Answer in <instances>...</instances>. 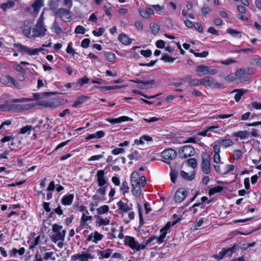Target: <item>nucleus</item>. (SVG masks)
I'll return each instance as SVG.
<instances>
[{"label": "nucleus", "instance_id": "1", "mask_svg": "<svg viewBox=\"0 0 261 261\" xmlns=\"http://www.w3.org/2000/svg\"><path fill=\"white\" fill-rule=\"evenodd\" d=\"M63 226L58 224L55 223L53 225L52 230L55 233L51 236V240L54 243H57L59 241H64L66 233V230L63 229Z\"/></svg>", "mask_w": 261, "mask_h": 261}, {"label": "nucleus", "instance_id": "2", "mask_svg": "<svg viewBox=\"0 0 261 261\" xmlns=\"http://www.w3.org/2000/svg\"><path fill=\"white\" fill-rule=\"evenodd\" d=\"M42 15L38 19L35 27L32 28V35L31 37H43L45 35L47 29L44 26Z\"/></svg>", "mask_w": 261, "mask_h": 261}, {"label": "nucleus", "instance_id": "3", "mask_svg": "<svg viewBox=\"0 0 261 261\" xmlns=\"http://www.w3.org/2000/svg\"><path fill=\"white\" fill-rule=\"evenodd\" d=\"M105 171L103 170H98L97 172V181L98 185L100 188L97 190V194H100L101 196L104 197L106 193V186H105L107 184V178L105 176Z\"/></svg>", "mask_w": 261, "mask_h": 261}, {"label": "nucleus", "instance_id": "4", "mask_svg": "<svg viewBox=\"0 0 261 261\" xmlns=\"http://www.w3.org/2000/svg\"><path fill=\"white\" fill-rule=\"evenodd\" d=\"M124 244L129 246L132 249L136 251L145 249V245L139 244L136 241L135 239L130 236H125Z\"/></svg>", "mask_w": 261, "mask_h": 261}, {"label": "nucleus", "instance_id": "5", "mask_svg": "<svg viewBox=\"0 0 261 261\" xmlns=\"http://www.w3.org/2000/svg\"><path fill=\"white\" fill-rule=\"evenodd\" d=\"M210 161V155L206 152H203L202 154L201 168L202 172L206 174L211 171Z\"/></svg>", "mask_w": 261, "mask_h": 261}, {"label": "nucleus", "instance_id": "6", "mask_svg": "<svg viewBox=\"0 0 261 261\" xmlns=\"http://www.w3.org/2000/svg\"><path fill=\"white\" fill-rule=\"evenodd\" d=\"M195 150L191 145H185L181 147L179 150V157L181 159H186L194 155Z\"/></svg>", "mask_w": 261, "mask_h": 261}, {"label": "nucleus", "instance_id": "7", "mask_svg": "<svg viewBox=\"0 0 261 261\" xmlns=\"http://www.w3.org/2000/svg\"><path fill=\"white\" fill-rule=\"evenodd\" d=\"M71 11L63 8L58 9L54 15L60 17L64 21H69L71 19Z\"/></svg>", "mask_w": 261, "mask_h": 261}, {"label": "nucleus", "instance_id": "8", "mask_svg": "<svg viewBox=\"0 0 261 261\" xmlns=\"http://www.w3.org/2000/svg\"><path fill=\"white\" fill-rule=\"evenodd\" d=\"M13 46L16 48L18 51L23 54H27L29 55H34L37 53V50H32V48L23 45L20 43H14Z\"/></svg>", "mask_w": 261, "mask_h": 261}, {"label": "nucleus", "instance_id": "9", "mask_svg": "<svg viewBox=\"0 0 261 261\" xmlns=\"http://www.w3.org/2000/svg\"><path fill=\"white\" fill-rule=\"evenodd\" d=\"M133 82L135 83L140 84L138 86H137V87L139 89H148L150 88H152L153 87V86H154L155 84L154 80L143 81L137 79L136 80H133Z\"/></svg>", "mask_w": 261, "mask_h": 261}, {"label": "nucleus", "instance_id": "10", "mask_svg": "<svg viewBox=\"0 0 261 261\" xmlns=\"http://www.w3.org/2000/svg\"><path fill=\"white\" fill-rule=\"evenodd\" d=\"M95 258L94 255H92L90 253H86L85 252L82 253H77L71 256L72 261H76L79 260L80 261H88L89 259H94Z\"/></svg>", "mask_w": 261, "mask_h": 261}, {"label": "nucleus", "instance_id": "11", "mask_svg": "<svg viewBox=\"0 0 261 261\" xmlns=\"http://www.w3.org/2000/svg\"><path fill=\"white\" fill-rule=\"evenodd\" d=\"M176 156V151L171 148L165 149L162 152V156L166 160L165 162L168 164H169L170 162H168L167 161L172 160L174 159Z\"/></svg>", "mask_w": 261, "mask_h": 261}, {"label": "nucleus", "instance_id": "12", "mask_svg": "<svg viewBox=\"0 0 261 261\" xmlns=\"http://www.w3.org/2000/svg\"><path fill=\"white\" fill-rule=\"evenodd\" d=\"M187 195V190L185 188H180L176 192L174 198L176 202H181L185 199Z\"/></svg>", "mask_w": 261, "mask_h": 261}, {"label": "nucleus", "instance_id": "13", "mask_svg": "<svg viewBox=\"0 0 261 261\" xmlns=\"http://www.w3.org/2000/svg\"><path fill=\"white\" fill-rule=\"evenodd\" d=\"M103 238V234L99 233L97 231H95L88 236L87 241H92L94 243H97L98 241H101Z\"/></svg>", "mask_w": 261, "mask_h": 261}, {"label": "nucleus", "instance_id": "14", "mask_svg": "<svg viewBox=\"0 0 261 261\" xmlns=\"http://www.w3.org/2000/svg\"><path fill=\"white\" fill-rule=\"evenodd\" d=\"M133 120L130 117H128L127 116H121L117 118H108L106 119V121L108 122L111 123V124H116V123H120L124 121H132Z\"/></svg>", "mask_w": 261, "mask_h": 261}, {"label": "nucleus", "instance_id": "15", "mask_svg": "<svg viewBox=\"0 0 261 261\" xmlns=\"http://www.w3.org/2000/svg\"><path fill=\"white\" fill-rule=\"evenodd\" d=\"M253 72V69L252 68H248L247 69L241 68L237 70L235 74L239 79L245 80V78L244 77V75L247 73L252 74Z\"/></svg>", "mask_w": 261, "mask_h": 261}, {"label": "nucleus", "instance_id": "16", "mask_svg": "<svg viewBox=\"0 0 261 261\" xmlns=\"http://www.w3.org/2000/svg\"><path fill=\"white\" fill-rule=\"evenodd\" d=\"M232 136L238 137L241 140L248 138L250 136V133L247 130H240L232 134Z\"/></svg>", "mask_w": 261, "mask_h": 261}, {"label": "nucleus", "instance_id": "17", "mask_svg": "<svg viewBox=\"0 0 261 261\" xmlns=\"http://www.w3.org/2000/svg\"><path fill=\"white\" fill-rule=\"evenodd\" d=\"M118 39L120 42L125 45H129L132 42V39L129 37L128 35L124 33H121L119 34Z\"/></svg>", "mask_w": 261, "mask_h": 261}, {"label": "nucleus", "instance_id": "18", "mask_svg": "<svg viewBox=\"0 0 261 261\" xmlns=\"http://www.w3.org/2000/svg\"><path fill=\"white\" fill-rule=\"evenodd\" d=\"M74 195L72 194L64 195L62 199L61 202L64 205H70L73 200Z\"/></svg>", "mask_w": 261, "mask_h": 261}, {"label": "nucleus", "instance_id": "19", "mask_svg": "<svg viewBox=\"0 0 261 261\" xmlns=\"http://www.w3.org/2000/svg\"><path fill=\"white\" fill-rule=\"evenodd\" d=\"M117 205L119 210L123 212H127L132 210V206H129L127 203L123 202L121 200L117 202Z\"/></svg>", "mask_w": 261, "mask_h": 261}, {"label": "nucleus", "instance_id": "20", "mask_svg": "<svg viewBox=\"0 0 261 261\" xmlns=\"http://www.w3.org/2000/svg\"><path fill=\"white\" fill-rule=\"evenodd\" d=\"M217 144H221L225 147H227L232 146L233 144L232 141L229 139L225 138L220 139L216 141Z\"/></svg>", "mask_w": 261, "mask_h": 261}, {"label": "nucleus", "instance_id": "21", "mask_svg": "<svg viewBox=\"0 0 261 261\" xmlns=\"http://www.w3.org/2000/svg\"><path fill=\"white\" fill-rule=\"evenodd\" d=\"M113 250L111 249H107L104 251L99 250L97 252V255L99 256V259H102L104 258H108L112 253Z\"/></svg>", "mask_w": 261, "mask_h": 261}, {"label": "nucleus", "instance_id": "22", "mask_svg": "<svg viewBox=\"0 0 261 261\" xmlns=\"http://www.w3.org/2000/svg\"><path fill=\"white\" fill-rule=\"evenodd\" d=\"M95 217L96 218L95 224L97 226L107 225L110 224V221L109 219L107 218L104 219L99 216H95Z\"/></svg>", "mask_w": 261, "mask_h": 261}, {"label": "nucleus", "instance_id": "23", "mask_svg": "<svg viewBox=\"0 0 261 261\" xmlns=\"http://www.w3.org/2000/svg\"><path fill=\"white\" fill-rule=\"evenodd\" d=\"M238 249V245L236 244L233 245L231 247L228 248H223L225 255L227 256H231Z\"/></svg>", "mask_w": 261, "mask_h": 261}, {"label": "nucleus", "instance_id": "24", "mask_svg": "<svg viewBox=\"0 0 261 261\" xmlns=\"http://www.w3.org/2000/svg\"><path fill=\"white\" fill-rule=\"evenodd\" d=\"M248 90H244V89H235L233 92H237L234 96V99L237 102L240 100L241 97L248 92Z\"/></svg>", "mask_w": 261, "mask_h": 261}, {"label": "nucleus", "instance_id": "25", "mask_svg": "<svg viewBox=\"0 0 261 261\" xmlns=\"http://www.w3.org/2000/svg\"><path fill=\"white\" fill-rule=\"evenodd\" d=\"M16 0H10L7 1L5 3H3L1 5V8H2L4 11H6L8 9L13 7L16 3Z\"/></svg>", "mask_w": 261, "mask_h": 261}, {"label": "nucleus", "instance_id": "26", "mask_svg": "<svg viewBox=\"0 0 261 261\" xmlns=\"http://www.w3.org/2000/svg\"><path fill=\"white\" fill-rule=\"evenodd\" d=\"M89 80V78L86 75L83 78L80 79L75 84V89H80L84 85L87 84Z\"/></svg>", "mask_w": 261, "mask_h": 261}, {"label": "nucleus", "instance_id": "27", "mask_svg": "<svg viewBox=\"0 0 261 261\" xmlns=\"http://www.w3.org/2000/svg\"><path fill=\"white\" fill-rule=\"evenodd\" d=\"M209 67L205 65H200L197 67L196 72L198 73V75L200 76L201 74H207L208 71Z\"/></svg>", "mask_w": 261, "mask_h": 261}, {"label": "nucleus", "instance_id": "28", "mask_svg": "<svg viewBox=\"0 0 261 261\" xmlns=\"http://www.w3.org/2000/svg\"><path fill=\"white\" fill-rule=\"evenodd\" d=\"M214 83L213 77L211 76H206L203 79H200V85H205L206 86H211Z\"/></svg>", "mask_w": 261, "mask_h": 261}, {"label": "nucleus", "instance_id": "29", "mask_svg": "<svg viewBox=\"0 0 261 261\" xmlns=\"http://www.w3.org/2000/svg\"><path fill=\"white\" fill-rule=\"evenodd\" d=\"M90 98L89 96L86 95H82L79 97L74 102L72 106L73 107H76L79 105L83 104L87 99Z\"/></svg>", "mask_w": 261, "mask_h": 261}, {"label": "nucleus", "instance_id": "30", "mask_svg": "<svg viewBox=\"0 0 261 261\" xmlns=\"http://www.w3.org/2000/svg\"><path fill=\"white\" fill-rule=\"evenodd\" d=\"M139 174L137 172H134L131 174V184L133 188H136L137 187H141L140 184L137 182V180L134 178H138Z\"/></svg>", "mask_w": 261, "mask_h": 261}, {"label": "nucleus", "instance_id": "31", "mask_svg": "<svg viewBox=\"0 0 261 261\" xmlns=\"http://www.w3.org/2000/svg\"><path fill=\"white\" fill-rule=\"evenodd\" d=\"M180 175L181 176L188 180L191 181L194 179L195 173V172H192L190 175L187 172H185L184 171H181L180 172Z\"/></svg>", "mask_w": 261, "mask_h": 261}, {"label": "nucleus", "instance_id": "32", "mask_svg": "<svg viewBox=\"0 0 261 261\" xmlns=\"http://www.w3.org/2000/svg\"><path fill=\"white\" fill-rule=\"evenodd\" d=\"M125 87H126V86H125V85H121V86H102V87L97 86V87H96V88H100L103 91H107V90H115L117 89H120V88Z\"/></svg>", "mask_w": 261, "mask_h": 261}, {"label": "nucleus", "instance_id": "33", "mask_svg": "<svg viewBox=\"0 0 261 261\" xmlns=\"http://www.w3.org/2000/svg\"><path fill=\"white\" fill-rule=\"evenodd\" d=\"M51 29L54 30V32L57 34H60L62 32V30L59 26V23L56 19L55 20L53 24Z\"/></svg>", "mask_w": 261, "mask_h": 261}, {"label": "nucleus", "instance_id": "34", "mask_svg": "<svg viewBox=\"0 0 261 261\" xmlns=\"http://www.w3.org/2000/svg\"><path fill=\"white\" fill-rule=\"evenodd\" d=\"M59 5V3L58 0H50L49 3V6L50 9L51 11H54V12L58 10V7Z\"/></svg>", "mask_w": 261, "mask_h": 261}, {"label": "nucleus", "instance_id": "35", "mask_svg": "<svg viewBox=\"0 0 261 261\" xmlns=\"http://www.w3.org/2000/svg\"><path fill=\"white\" fill-rule=\"evenodd\" d=\"M32 130L33 127L31 125H27L20 128L19 133L21 134H27L30 135Z\"/></svg>", "mask_w": 261, "mask_h": 261}, {"label": "nucleus", "instance_id": "36", "mask_svg": "<svg viewBox=\"0 0 261 261\" xmlns=\"http://www.w3.org/2000/svg\"><path fill=\"white\" fill-rule=\"evenodd\" d=\"M223 190V187L222 186H218L216 187L211 188L208 192L210 196L213 195L216 193H220Z\"/></svg>", "mask_w": 261, "mask_h": 261}, {"label": "nucleus", "instance_id": "37", "mask_svg": "<svg viewBox=\"0 0 261 261\" xmlns=\"http://www.w3.org/2000/svg\"><path fill=\"white\" fill-rule=\"evenodd\" d=\"M43 5V0H37L33 5L32 7L35 12L39 10L42 6Z\"/></svg>", "mask_w": 261, "mask_h": 261}, {"label": "nucleus", "instance_id": "38", "mask_svg": "<svg viewBox=\"0 0 261 261\" xmlns=\"http://www.w3.org/2000/svg\"><path fill=\"white\" fill-rule=\"evenodd\" d=\"M128 157L131 160H138L141 158V155L137 150H134L128 155Z\"/></svg>", "mask_w": 261, "mask_h": 261}, {"label": "nucleus", "instance_id": "39", "mask_svg": "<svg viewBox=\"0 0 261 261\" xmlns=\"http://www.w3.org/2000/svg\"><path fill=\"white\" fill-rule=\"evenodd\" d=\"M97 214L98 215H102L106 214L109 211V207L108 205H104L96 209Z\"/></svg>", "mask_w": 261, "mask_h": 261}, {"label": "nucleus", "instance_id": "40", "mask_svg": "<svg viewBox=\"0 0 261 261\" xmlns=\"http://www.w3.org/2000/svg\"><path fill=\"white\" fill-rule=\"evenodd\" d=\"M150 28L153 34L158 33L160 30V27L158 24L153 22L150 23Z\"/></svg>", "mask_w": 261, "mask_h": 261}, {"label": "nucleus", "instance_id": "41", "mask_svg": "<svg viewBox=\"0 0 261 261\" xmlns=\"http://www.w3.org/2000/svg\"><path fill=\"white\" fill-rule=\"evenodd\" d=\"M178 175V172L177 171H176L175 169H171L170 175L171 177V181L173 183H175L176 181V178Z\"/></svg>", "mask_w": 261, "mask_h": 261}, {"label": "nucleus", "instance_id": "42", "mask_svg": "<svg viewBox=\"0 0 261 261\" xmlns=\"http://www.w3.org/2000/svg\"><path fill=\"white\" fill-rule=\"evenodd\" d=\"M129 189L127 182L126 181H123L121 187L120 188V191L123 195L129 192Z\"/></svg>", "mask_w": 261, "mask_h": 261}, {"label": "nucleus", "instance_id": "43", "mask_svg": "<svg viewBox=\"0 0 261 261\" xmlns=\"http://www.w3.org/2000/svg\"><path fill=\"white\" fill-rule=\"evenodd\" d=\"M105 56L109 61L111 62L115 61V55L114 53L112 52H105Z\"/></svg>", "mask_w": 261, "mask_h": 261}, {"label": "nucleus", "instance_id": "44", "mask_svg": "<svg viewBox=\"0 0 261 261\" xmlns=\"http://www.w3.org/2000/svg\"><path fill=\"white\" fill-rule=\"evenodd\" d=\"M161 59L165 62L172 63L175 60V58L171 57L165 54L163 55Z\"/></svg>", "mask_w": 261, "mask_h": 261}, {"label": "nucleus", "instance_id": "45", "mask_svg": "<svg viewBox=\"0 0 261 261\" xmlns=\"http://www.w3.org/2000/svg\"><path fill=\"white\" fill-rule=\"evenodd\" d=\"M44 106L46 107L55 109L59 106V104L57 102V100H54L52 101L46 102L44 103Z\"/></svg>", "mask_w": 261, "mask_h": 261}, {"label": "nucleus", "instance_id": "46", "mask_svg": "<svg viewBox=\"0 0 261 261\" xmlns=\"http://www.w3.org/2000/svg\"><path fill=\"white\" fill-rule=\"evenodd\" d=\"M162 234L159 237H156V243L158 244H161L164 242L165 238L166 236L167 232H160Z\"/></svg>", "mask_w": 261, "mask_h": 261}, {"label": "nucleus", "instance_id": "47", "mask_svg": "<svg viewBox=\"0 0 261 261\" xmlns=\"http://www.w3.org/2000/svg\"><path fill=\"white\" fill-rule=\"evenodd\" d=\"M212 11V9L210 8L207 5H203V7L201 9V12L203 16H205L209 12Z\"/></svg>", "mask_w": 261, "mask_h": 261}, {"label": "nucleus", "instance_id": "48", "mask_svg": "<svg viewBox=\"0 0 261 261\" xmlns=\"http://www.w3.org/2000/svg\"><path fill=\"white\" fill-rule=\"evenodd\" d=\"M33 100L32 98H15L11 100V101L13 103H18V102H24L27 101H30Z\"/></svg>", "mask_w": 261, "mask_h": 261}, {"label": "nucleus", "instance_id": "49", "mask_svg": "<svg viewBox=\"0 0 261 261\" xmlns=\"http://www.w3.org/2000/svg\"><path fill=\"white\" fill-rule=\"evenodd\" d=\"M12 106L14 109L19 111H23L28 109L27 105H13Z\"/></svg>", "mask_w": 261, "mask_h": 261}, {"label": "nucleus", "instance_id": "50", "mask_svg": "<svg viewBox=\"0 0 261 261\" xmlns=\"http://www.w3.org/2000/svg\"><path fill=\"white\" fill-rule=\"evenodd\" d=\"M188 84L191 86H197L200 85V80L197 79H191Z\"/></svg>", "mask_w": 261, "mask_h": 261}, {"label": "nucleus", "instance_id": "51", "mask_svg": "<svg viewBox=\"0 0 261 261\" xmlns=\"http://www.w3.org/2000/svg\"><path fill=\"white\" fill-rule=\"evenodd\" d=\"M132 192L134 195L137 197H139L141 194V187L133 188Z\"/></svg>", "mask_w": 261, "mask_h": 261}, {"label": "nucleus", "instance_id": "52", "mask_svg": "<svg viewBox=\"0 0 261 261\" xmlns=\"http://www.w3.org/2000/svg\"><path fill=\"white\" fill-rule=\"evenodd\" d=\"M156 237L155 236H152L150 237L146 242L145 244H142V245H145V247L147 245H154V243H153L154 241H156Z\"/></svg>", "mask_w": 261, "mask_h": 261}, {"label": "nucleus", "instance_id": "53", "mask_svg": "<svg viewBox=\"0 0 261 261\" xmlns=\"http://www.w3.org/2000/svg\"><path fill=\"white\" fill-rule=\"evenodd\" d=\"M74 32L76 34H84L86 32V29L83 26L79 25L76 27Z\"/></svg>", "mask_w": 261, "mask_h": 261}, {"label": "nucleus", "instance_id": "54", "mask_svg": "<svg viewBox=\"0 0 261 261\" xmlns=\"http://www.w3.org/2000/svg\"><path fill=\"white\" fill-rule=\"evenodd\" d=\"M188 165L193 167V168H195L197 167V161L195 158H191L188 160Z\"/></svg>", "mask_w": 261, "mask_h": 261}, {"label": "nucleus", "instance_id": "55", "mask_svg": "<svg viewBox=\"0 0 261 261\" xmlns=\"http://www.w3.org/2000/svg\"><path fill=\"white\" fill-rule=\"evenodd\" d=\"M140 54L141 55L143 56L146 58H148L151 56L152 54V51L150 49L146 50H141L140 51Z\"/></svg>", "mask_w": 261, "mask_h": 261}, {"label": "nucleus", "instance_id": "56", "mask_svg": "<svg viewBox=\"0 0 261 261\" xmlns=\"http://www.w3.org/2000/svg\"><path fill=\"white\" fill-rule=\"evenodd\" d=\"M225 254L223 249H222V250L217 254H215L213 256L218 259V260H221L224 256Z\"/></svg>", "mask_w": 261, "mask_h": 261}, {"label": "nucleus", "instance_id": "57", "mask_svg": "<svg viewBox=\"0 0 261 261\" xmlns=\"http://www.w3.org/2000/svg\"><path fill=\"white\" fill-rule=\"evenodd\" d=\"M105 154V152H102V154L99 155H94L90 157L88 161H92L95 160H98L99 159L102 158L103 157V155Z\"/></svg>", "mask_w": 261, "mask_h": 261}, {"label": "nucleus", "instance_id": "58", "mask_svg": "<svg viewBox=\"0 0 261 261\" xmlns=\"http://www.w3.org/2000/svg\"><path fill=\"white\" fill-rule=\"evenodd\" d=\"M90 40L88 38L84 39L81 42V46L84 48H87L89 47Z\"/></svg>", "mask_w": 261, "mask_h": 261}, {"label": "nucleus", "instance_id": "59", "mask_svg": "<svg viewBox=\"0 0 261 261\" xmlns=\"http://www.w3.org/2000/svg\"><path fill=\"white\" fill-rule=\"evenodd\" d=\"M11 77V76L10 75H7L2 77L0 80L1 83L5 85L9 84V83L10 82Z\"/></svg>", "mask_w": 261, "mask_h": 261}, {"label": "nucleus", "instance_id": "60", "mask_svg": "<svg viewBox=\"0 0 261 261\" xmlns=\"http://www.w3.org/2000/svg\"><path fill=\"white\" fill-rule=\"evenodd\" d=\"M105 32V29L103 28H99L98 29V31H96V30H94L92 32L93 34L95 36H101L103 32Z\"/></svg>", "mask_w": 261, "mask_h": 261}, {"label": "nucleus", "instance_id": "61", "mask_svg": "<svg viewBox=\"0 0 261 261\" xmlns=\"http://www.w3.org/2000/svg\"><path fill=\"white\" fill-rule=\"evenodd\" d=\"M124 152L125 150L123 148H116L112 150V153L114 155H117Z\"/></svg>", "mask_w": 261, "mask_h": 261}, {"label": "nucleus", "instance_id": "62", "mask_svg": "<svg viewBox=\"0 0 261 261\" xmlns=\"http://www.w3.org/2000/svg\"><path fill=\"white\" fill-rule=\"evenodd\" d=\"M72 43L70 42L68 44V46L66 49V52L68 54H71L72 56H74V54H76V53L75 52L74 50L71 46Z\"/></svg>", "mask_w": 261, "mask_h": 261}, {"label": "nucleus", "instance_id": "63", "mask_svg": "<svg viewBox=\"0 0 261 261\" xmlns=\"http://www.w3.org/2000/svg\"><path fill=\"white\" fill-rule=\"evenodd\" d=\"M10 83L17 89H21V86H20L19 84L16 81L14 78L12 77L10 78Z\"/></svg>", "mask_w": 261, "mask_h": 261}, {"label": "nucleus", "instance_id": "64", "mask_svg": "<svg viewBox=\"0 0 261 261\" xmlns=\"http://www.w3.org/2000/svg\"><path fill=\"white\" fill-rule=\"evenodd\" d=\"M242 151L240 150H236L233 152V158L234 160H238L242 156Z\"/></svg>", "mask_w": 261, "mask_h": 261}]
</instances>
